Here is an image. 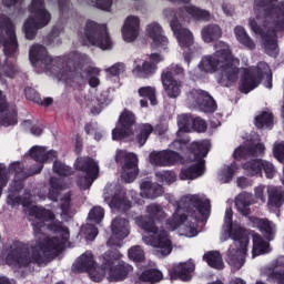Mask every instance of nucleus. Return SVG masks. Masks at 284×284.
<instances>
[{
    "label": "nucleus",
    "mask_w": 284,
    "mask_h": 284,
    "mask_svg": "<svg viewBox=\"0 0 284 284\" xmlns=\"http://www.w3.org/2000/svg\"><path fill=\"white\" fill-rule=\"evenodd\" d=\"M255 0V18L248 19L251 32L261 37L266 51L272 52L278 48L276 32L284 30V1Z\"/></svg>",
    "instance_id": "nucleus-1"
},
{
    "label": "nucleus",
    "mask_w": 284,
    "mask_h": 284,
    "mask_svg": "<svg viewBox=\"0 0 284 284\" xmlns=\"http://www.w3.org/2000/svg\"><path fill=\"white\" fill-rule=\"evenodd\" d=\"M49 230L60 233V237H49L39 247L34 246L32 252L26 246H17L7 255V261L18 267H30V265H43L52 261V252H63L65 243L70 241V230L63 226V222L55 221L49 225Z\"/></svg>",
    "instance_id": "nucleus-2"
},
{
    "label": "nucleus",
    "mask_w": 284,
    "mask_h": 284,
    "mask_svg": "<svg viewBox=\"0 0 284 284\" xmlns=\"http://www.w3.org/2000/svg\"><path fill=\"white\" fill-rule=\"evenodd\" d=\"M239 63V59H234L232 50L220 49L213 54L203 55L197 68L200 72L205 74H215L219 72L216 82L222 88H232L239 79V69L234 62Z\"/></svg>",
    "instance_id": "nucleus-3"
},
{
    "label": "nucleus",
    "mask_w": 284,
    "mask_h": 284,
    "mask_svg": "<svg viewBox=\"0 0 284 284\" xmlns=\"http://www.w3.org/2000/svg\"><path fill=\"white\" fill-rule=\"evenodd\" d=\"M68 71V83H71L72 88L81 90L88 81V77L97 74V68L88 67V55L79 52L72 53L65 63Z\"/></svg>",
    "instance_id": "nucleus-4"
},
{
    "label": "nucleus",
    "mask_w": 284,
    "mask_h": 284,
    "mask_svg": "<svg viewBox=\"0 0 284 284\" xmlns=\"http://www.w3.org/2000/svg\"><path fill=\"white\" fill-rule=\"evenodd\" d=\"M210 153V141H194L190 144L189 154L193 155L192 161L196 163L191 164L187 168H183L180 172V181H194L199 176L205 174V156Z\"/></svg>",
    "instance_id": "nucleus-5"
},
{
    "label": "nucleus",
    "mask_w": 284,
    "mask_h": 284,
    "mask_svg": "<svg viewBox=\"0 0 284 284\" xmlns=\"http://www.w3.org/2000/svg\"><path fill=\"white\" fill-rule=\"evenodd\" d=\"M29 17L23 24V32L26 39L32 41L37 37V32L42 28H45L50 21H52V16L50 11L45 9V0H31L29 6Z\"/></svg>",
    "instance_id": "nucleus-6"
},
{
    "label": "nucleus",
    "mask_w": 284,
    "mask_h": 284,
    "mask_svg": "<svg viewBox=\"0 0 284 284\" xmlns=\"http://www.w3.org/2000/svg\"><path fill=\"white\" fill-rule=\"evenodd\" d=\"M81 43L82 45H97L100 50H112V39L108 32V26L92 20L87 21Z\"/></svg>",
    "instance_id": "nucleus-7"
},
{
    "label": "nucleus",
    "mask_w": 284,
    "mask_h": 284,
    "mask_svg": "<svg viewBox=\"0 0 284 284\" xmlns=\"http://www.w3.org/2000/svg\"><path fill=\"white\" fill-rule=\"evenodd\" d=\"M121 256V252L116 248L110 250L103 254L102 270L109 272L111 281H125L130 272L134 270L132 265L123 261L120 262Z\"/></svg>",
    "instance_id": "nucleus-8"
},
{
    "label": "nucleus",
    "mask_w": 284,
    "mask_h": 284,
    "mask_svg": "<svg viewBox=\"0 0 284 284\" xmlns=\"http://www.w3.org/2000/svg\"><path fill=\"white\" fill-rule=\"evenodd\" d=\"M227 234L234 241L236 248L229 250V258L236 263L241 261L245 263L247 254V245H250V231L240 224H234L227 229Z\"/></svg>",
    "instance_id": "nucleus-9"
},
{
    "label": "nucleus",
    "mask_w": 284,
    "mask_h": 284,
    "mask_svg": "<svg viewBox=\"0 0 284 284\" xmlns=\"http://www.w3.org/2000/svg\"><path fill=\"white\" fill-rule=\"evenodd\" d=\"M185 69L179 64L171 65L162 71L161 81L164 88V92L169 99H178L181 97V89L183 88V82L176 77H184Z\"/></svg>",
    "instance_id": "nucleus-10"
},
{
    "label": "nucleus",
    "mask_w": 284,
    "mask_h": 284,
    "mask_svg": "<svg viewBox=\"0 0 284 284\" xmlns=\"http://www.w3.org/2000/svg\"><path fill=\"white\" fill-rule=\"evenodd\" d=\"M146 215H141L135 219L138 227H141L144 232L149 234H156L159 232V226H156V221L161 222L165 219V211L163 206L159 203H151L146 206Z\"/></svg>",
    "instance_id": "nucleus-11"
},
{
    "label": "nucleus",
    "mask_w": 284,
    "mask_h": 284,
    "mask_svg": "<svg viewBox=\"0 0 284 284\" xmlns=\"http://www.w3.org/2000/svg\"><path fill=\"white\" fill-rule=\"evenodd\" d=\"M75 170L84 174L79 175L77 180L80 190H90L99 176V164L92 158H82L77 161Z\"/></svg>",
    "instance_id": "nucleus-12"
},
{
    "label": "nucleus",
    "mask_w": 284,
    "mask_h": 284,
    "mask_svg": "<svg viewBox=\"0 0 284 284\" xmlns=\"http://www.w3.org/2000/svg\"><path fill=\"white\" fill-rule=\"evenodd\" d=\"M263 70H268L267 63L260 62L256 67L244 69L239 87L242 94H250L252 90H256V87L261 85V82L265 77V72Z\"/></svg>",
    "instance_id": "nucleus-13"
},
{
    "label": "nucleus",
    "mask_w": 284,
    "mask_h": 284,
    "mask_svg": "<svg viewBox=\"0 0 284 284\" xmlns=\"http://www.w3.org/2000/svg\"><path fill=\"white\" fill-rule=\"evenodd\" d=\"M135 125L136 114L128 109H124L118 119L116 126L112 130L113 141H123V139H130V136H133Z\"/></svg>",
    "instance_id": "nucleus-14"
},
{
    "label": "nucleus",
    "mask_w": 284,
    "mask_h": 284,
    "mask_svg": "<svg viewBox=\"0 0 284 284\" xmlns=\"http://www.w3.org/2000/svg\"><path fill=\"white\" fill-rule=\"evenodd\" d=\"M170 27L173 31V34H175L176 37L179 45L181 48L187 49V51L184 52V61L185 63H187V65H190V63L192 62V54H194L190 49L192 48V45H194V36L192 34V31H190L186 28H183V26L176 18L171 20Z\"/></svg>",
    "instance_id": "nucleus-15"
},
{
    "label": "nucleus",
    "mask_w": 284,
    "mask_h": 284,
    "mask_svg": "<svg viewBox=\"0 0 284 284\" xmlns=\"http://www.w3.org/2000/svg\"><path fill=\"white\" fill-rule=\"evenodd\" d=\"M189 203L195 209V210H189L187 216L191 219L190 227L191 230L196 227L199 225V222L202 219H210V212H212V204L210 203V199L202 200L199 195H190L186 197Z\"/></svg>",
    "instance_id": "nucleus-16"
},
{
    "label": "nucleus",
    "mask_w": 284,
    "mask_h": 284,
    "mask_svg": "<svg viewBox=\"0 0 284 284\" xmlns=\"http://www.w3.org/2000/svg\"><path fill=\"white\" fill-rule=\"evenodd\" d=\"M149 161L152 165L158 168H172V165H179L183 163L184 159L181 153L173 150L152 151L149 155Z\"/></svg>",
    "instance_id": "nucleus-17"
},
{
    "label": "nucleus",
    "mask_w": 284,
    "mask_h": 284,
    "mask_svg": "<svg viewBox=\"0 0 284 284\" xmlns=\"http://www.w3.org/2000/svg\"><path fill=\"white\" fill-rule=\"evenodd\" d=\"M163 61V55L160 53H151L149 60H144L142 63L135 64L132 74L136 79H152L159 70V63Z\"/></svg>",
    "instance_id": "nucleus-18"
},
{
    "label": "nucleus",
    "mask_w": 284,
    "mask_h": 284,
    "mask_svg": "<svg viewBox=\"0 0 284 284\" xmlns=\"http://www.w3.org/2000/svg\"><path fill=\"white\" fill-rule=\"evenodd\" d=\"M111 230L113 235L106 241L108 247H121L123 240L130 234V221L125 217H115Z\"/></svg>",
    "instance_id": "nucleus-19"
},
{
    "label": "nucleus",
    "mask_w": 284,
    "mask_h": 284,
    "mask_svg": "<svg viewBox=\"0 0 284 284\" xmlns=\"http://www.w3.org/2000/svg\"><path fill=\"white\" fill-rule=\"evenodd\" d=\"M189 99L206 114H214V111L219 108L216 100L205 90L192 89Z\"/></svg>",
    "instance_id": "nucleus-20"
},
{
    "label": "nucleus",
    "mask_w": 284,
    "mask_h": 284,
    "mask_svg": "<svg viewBox=\"0 0 284 284\" xmlns=\"http://www.w3.org/2000/svg\"><path fill=\"white\" fill-rule=\"evenodd\" d=\"M29 215L36 219L32 222L34 234H41V230L45 227V223H50L57 219V215H54L52 210L37 205L29 210Z\"/></svg>",
    "instance_id": "nucleus-21"
},
{
    "label": "nucleus",
    "mask_w": 284,
    "mask_h": 284,
    "mask_svg": "<svg viewBox=\"0 0 284 284\" xmlns=\"http://www.w3.org/2000/svg\"><path fill=\"white\" fill-rule=\"evenodd\" d=\"M29 60L32 65H38L41 63L44 70H52L53 59L48 54V49L42 44H34L29 51Z\"/></svg>",
    "instance_id": "nucleus-22"
},
{
    "label": "nucleus",
    "mask_w": 284,
    "mask_h": 284,
    "mask_svg": "<svg viewBox=\"0 0 284 284\" xmlns=\"http://www.w3.org/2000/svg\"><path fill=\"white\" fill-rule=\"evenodd\" d=\"M153 234L154 235L149 237L152 247H156L158 250H160L162 256H170L173 250L170 233L165 230L159 231L158 229V232Z\"/></svg>",
    "instance_id": "nucleus-23"
},
{
    "label": "nucleus",
    "mask_w": 284,
    "mask_h": 284,
    "mask_svg": "<svg viewBox=\"0 0 284 284\" xmlns=\"http://www.w3.org/2000/svg\"><path fill=\"white\" fill-rule=\"evenodd\" d=\"M196 270L193 262H182L169 270L171 281H192V273Z\"/></svg>",
    "instance_id": "nucleus-24"
},
{
    "label": "nucleus",
    "mask_w": 284,
    "mask_h": 284,
    "mask_svg": "<svg viewBox=\"0 0 284 284\" xmlns=\"http://www.w3.org/2000/svg\"><path fill=\"white\" fill-rule=\"evenodd\" d=\"M139 159L134 153H128L124 155V164L122 166V181L125 183H133L136 180L139 172L136 171V163Z\"/></svg>",
    "instance_id": "nucleus-25"
},
{
    "label": "nucleus",
    "mask_w": 284,
    "mask_h": 284,
    "mask_svg": "<svg viewBox=\"0 0 284 284\" xmlns=\"http://www.w3.org/2000/svg\"><path fill=\"white\" fill-rule=\"evenodd\" d=\"M146 34L152 39L153 48L156 50H168V37L163 36V28L159 23H151L146 28Z\"/></svg>",
    "instance_id": "nucleus-26"
},
{
    "label": "nucleus",
    "mask_w": 284,
    "mask_h": 284,
    "mask_svg": "<svg viewBox=\"0 0 284 284\" xmlns=\"http://www.w3.org/2000/svg\"><path fill=\"white\" fill-rule=\"evenodd\" d=\"M141 26V20L139 17L130 16L126 18L125 23L122 28V37L128 43L136 41L139 37V28Z\"/></svg>",
    "instance_id": "nucleus-27"
},
{
    "label": "nucleus",
    "mask_w": 284,
    "mask_h": 284,
    "mask_svg": "<svg viewBox=\"0 0 284 284\" xmlns=\"http://www.w3.org/2000/svg\"><path fill=\"white\" fill-rule=\"evenodd\" d=\"M140 190L143 196H145V199L151 200L159 199V196H163V193L165 192L161 184L150 181H142L140 184Z\"/></svg>",
    "instance_id": "nucleus-28"
},
{
    "label": "nucleus",
    "mask_w": 284,
    "mask_h": 284,
    "mask_svg": "<svg viewBox=\"0 0 284 284\" xmlns=\"http://www.w3.org/2000/svg\"><path fill=\"white\" fill-rule=\"evenodd\" d=\"M201 34L204 43H214L223 37V30L219 24H209L202 29Z\"/></svg>",
    "instance_id": "nucleus-29"
},
{
    "label": "nucleus",
    "mask_w": 284,
    "mask_h": 284,
    "mask_svg": "<svg viewBox=\"0 0 284 284\" xmlns=\"http://www.w3.org/2000/svg\"><path fill=\"white\" fill-rule=\"evenodd\" d=\"M29 154L36 163H40L38 166H33L32 174H41L43 171V163L45 156V146H32Z\"/></svg>",
    "instance_id": "nucleus-30"
},
{
    "label": "nucleus",
    "mask_w": 284,
    "mask_h": 284,
    "mask_svg": "<svg viewBox=\"0 0 284 284\" xmlns=\"http://www.w3.org/2000/svg\"><path fill=\"white\" fill-rule=\"evenodd\" d=\"M77 270L79 272H94L97 270V262L92 253H83L77 261Z\"/></svg>",
    "instance_id": "nucleus-31"
},
{
    "label": "nucleus",
    "mask_w": 284,
    "mask_h": 284,
    "mask_svg": "<svg viewBox=\"0 0 284 284\" xmlns=\"http://www.w3.org/2000/svg\"><path fill=\"white\" fill-rule=\"evenodd\" d=\"M268 205L271 207H283L284 190L281 186H272L268 189Z\"/></svg>",
    "instance_id": "nucleus-32"
},
{
    "label": "nucleus",
    "mask_w": 284,
    "mask_h": 284,
    "mask_svg": "<svg viewBox=\"0 0 284 284\" xmlns=\"http://www.w3.org/2000/svg\"><path fill=\"white\" fill-rule=\"evenodd\" d=\"M203 261L213 270H223V267H225L223 256H221V252L219 251H209L203 255Z\"/></svg>",
    "instance_id": "nucleus-33"
},
{
    "label": "nucleus",
    "mask_w": 284,
    "mask_h": 284,
    "mask_svg": "<svg viewBox=\"0 0 284 284\" xmlns=\"http://www.w3.org/2000/svg\"><path fill=\"white\" fill-rule=\"evenodd\" d=\"M234 34L239 43L244 45V48H247L248 50H254V48H256V43H254V40H252L250 34H247V31H245V28L241 26L235 27Z\"/></svg>",
    "instance_id": "nucleus-34"
},
{
    "label": "nucleus",
    "mask_w": 284,
    "mask_h": 284,
    "mask_svg": "<svg viewBox=\"0 0 284 284\" xmlns=\"http://www.w3.org/2000/svg\"><path fill=\"white\" fill-rule=\"evenodd\" d=\"M139 281L149 284L161 283L163 281V273L156 268H148L141 273Z\"/></svg>",
    "instance_id": "nucleus-35"
},
{
    "label": "nucleus",
    "mask_w": 284,
    "mask_h": 284,
    "mask_svg": "<svg viewBox=\"0 0 284 284\" xmlns=\"http://www.w3.org/2000/svg\"><path fill=\"white\" fill-rule=\"evenodd\" d=\"M154 132V126L150 123H142L138 126V134L135 136V141L139 143L140 148H143L148 140L150 139V134Z\"/></svg>",
    "instance_id": "nucleus-36"
},
{
    "label": "nucleus",
    "mask_w": 284,
    "mask_h": 284,
    "mask_svg": "<svg viewBox=\"0 0 284 284\" xmlns=\"http://www.w3.org/2000/svg\"><path fill=\"white\" fill-rule=\"evenodd\" d=\"M251 205L252 200L247 195L240 194L235 200V207L242 216H250V214H252Z\"/></svg>",
    "instance_id": "nucleus-37"
},
{
    "label": "nucleus",
    "mask_w": 284,
    "mask_h": 284,
    "mask_svg": "<svg viewBox=\"0 0 284 284\" xmlns=\"http://www.w3.org/2000/svg\"><path fill=\"white\" fill-rule=\"evenodd\" d=\"M185 221H190V225H192V217H190L187 214H179V211H176L171 219L166 221V226L169 230H179Z\"/></svg>",
    "instance_id": "nucleus-38"
},
{
    "label": "nucleus",
    "mask_w": 284,
    "mask_h": 284,
    "mask_svg": "<svg viewBox=\"0 0 284 284\" xmlns=\"http://www.w3.org/2000/svg\"><path fill=\"white\" fill-rule=\"evenodd\" d=\"M268 247L270 242L263 240V237L260 234L253 235V257L261 256V254H266Z\"/></svg>",
    "instance_id": "nucleus-39"
},
{
    "label": "nucleus",
    "mask_w": 284,
    "mask_h": 284,
    "mask_svg": "<svg viewBox=\"0 0 284 284\" xmlns=\"http://www.w3.org/2000/svg\"><path fill=\"white\" fill-rule=\"evenodd\" d=\"M246 176H261V159L250 160L242 164Z\"/></svg>",
    "instance_id": "nucleus-40"
},
{
    "label": "nucleus",
    "mask_w": 284,
    "mask_h": 284,
    "mask_svg": "<svg viewBox=\"0 0 284 284\" xmlns=\"http://www.w3.org/2000/svg\"><path fill=\"white\" fill-rule=\"evenodd\" d=\"M185 12L193 17V19H196L197 21H210V11L203 10L201 8H197L195 6H187L184 7Z\"/></svg>",
    "instance_id": "nucleus-41"
},
{
    "label": "nucleus",
    "mask_w": 284,
    "mask_h": 284,
    "mask_svg": "<svg viewBox=\"0 0 284 284\" xmlns=\"http://www.w3.org/2000/svg\"><path fill=\"white\" fill-rule=\"evenodd\" d=\"M60 210L62 219H72L74 216L75 212L72 210V196L70 194L61 199Z\"/></svg>",
    "instance_id": "nucleus-42"
},
{
    "label": "nucleus",
    "mask_w": 284,
    "mask_h": 284,
    "mask_svg": "<svg viewBox=\"0 0 284 284\" xmlns=\"http://www.w3.org/2000/svg\"><path fill=\"white\" fill-rule=\"evenodd\" d=\"M9 172L11 174H14V178L17 181H26L29 176H34L32 172L30 174L26 173V169L23 168V164L21 162H13L9 166Z\"/></svg>",
    "instance_id": "nucleus-43"
},
{
    "label": "nucleus",
    "mask_w": 284,
    "mask_h": 284,
    "mask_svg": "<svg viewBox=\"0 0 284 284\" xmlns=\"http://www.w3.org/2000/svg\"><path fill=\"white\" fill-rule=\"evenodd\" d=\"M274 125V114L263 111L260 115L255 118V126L258 130L263 128H272Z\"/></svg>",
    "instance_id": "nucleus-44"
},
{
    "label": "nucleus",
    "mask_w": 284,
    "mask_h": 284,
    "mask_svg": "<svg viewBox=\"0 0 284 284\" xmlns=\"http://www.w3.org/2000/svg\"><path fill=\"white\" fill-rule=\"evenodd\" d=\"M257 226L266 241H274V226L272 225V222L267 220H257Z\"/></svg>",
    "instance_id": "nucleus-45"
},
{
    "label": "nucleus",
    "mask_w": 284,
    "mask_h": 284,
    "mask_svg": "<svg viewBox=\"0 0 284 284\" xmlns=\"http://www.w3.org/2000/svg\"><path fill=\"white\" fill-rule=\"evenodd\" d=\"M138 94L142 99H148L150 101L151 105H156V103H159L156 101V88H154V87H141L138 90Z\"/></svg>",
    "instance_id": "nucleus-46"
},
{
    "label": "nucleus",
    "mask_w": 284,
    "mask_h": 284,
    "mask_svg": "<svg viewBox=\"0 0 284 284\" xmlns=\"http://www.w3.org/2000/svg\"><path fill=\"white\" fill-rule=\"evenodd\" d=\"M53 172L54 174H58V176H72V174H74L71 166H68L59 160L53 161Z\"/></svg>",
    "instance_id": "nucleus-47"
},
{
    "label": "nucleus",
    "mask_w": 284,
    "mask_h": 284,
    "mask_svg": "<svg viewBox=\"0 0 284 284\" xmlns=\"http://www.w3.org/2000/svg\"><path fill=\"white\" fill-rule=\"evenodd\" d=\"M128 255L134 263H143L145 261V252L139 245L129 248Z\"/></svg>",
    "instance_id": "nucleus-48"
},
{
    "label": "nucleus",
    "mask_w": 284,
    "mask_h": 284,
    "mask_svg": "<svg viewBox=\"0 0 284 284\" xmlns=\"http://www.w3.org/2000/svg\"><path fill=\"white\" fill-rule=\"evenodd\" d=\"M169 148L173 151L175 150V152H181V154H185V151L190 152V140L176 139L169 145Z\"/></svg>",
    "instance_id": "nucleus-49"
},
{
    "label": "nucleus",
    "mask_w": 284,
    "mask_h": 284,
    "mask_svg": "<svg viewBox=\"0 0 284 284\" xmlns=\"http://www.w3.org/2000/svg\"><path fill=\"white\" fill-rule=\"evenodd\" d=\"M263 172L266 179H272L276 174V168L272 162L261 159L260 176H263Z\"/></svg>",
    "instance_id": "nucleus-50"
},
{
    "label": "nucleus",
    "mask_w": 284,
    "mask_h": 284,
    "mask_svg": "<svg viewBox=\"0 0 284 284\" xmlns=\"http://www.w3.org/2000/svg\"><path fill=\"white\" fill-rule=\"evenodd\" d=\"M158 181L161 183H168V185H172L176 181V173L173 171H160L155 173Z\"/></svg>",
    "instance_id": "nucleus-51"
},
{
    "label": "nucleus",
    "mask_w": 284,
    "mask_h": 284,
    "mask_svg": "<svg viewBox=\"0 0 284 284\" xmlns=\"http://www.w3.org/2000/svg\"><path fill=\"white\" fill-rule=\"evenodd\" d=\"M239 170V165L236 162L231 163V165L226 166L223 171V181L224 183H230L234 179V174H236V171Z\"/></svg>",
    "instance_id": "nucleus-52"
},
{
    "label": "nucleus",
    "mask_w": 284,
    "mask_h": 284,
    "mask_svg": "<svg viewBox=\"0 0 284 284\" xmlns=\"http://www.w3.org/2000/svg\"><path fill=\"white\" fill-rule=\"evenodd\" d=\"M104 216L105 210L101 206H95L89 212V219L90 221H93V223H101Z\"/></svg>",
    "instance_id": "nucleus-53"
},
{
    "label": "nucleus",
    "mask_w": 284,
    "mask_h": 284,
    "mask_svg": "<svg viewBox=\"0 0 284 284\" xmlns=\"http://www.w3.org/2000/svg\"><path fill=\"white\" fill-rule=\"evenodd\" d=\"M123 205H128V200L125 199V195L115 193L111 199L110 206L114 207L115 210H121Z\"/></svg>",
    "instance_id": "nucleus-54"
},
{
    "label": "nucleus",
    "mask_w": 284,
    "mask_h": 284,
    "mask_svg": "<svg viewBox=\"0 0 284 284\" xmlns=\"http://www.w3.org/2000/svg\"><path fill=\"white\" fill-rule=\"evenodd\" d=\"M247 156H252L250 146H239L233 153V158L236 161H241V159H247Z\"/></svg>",
    "instance_id": "nucleus-55"
},
{
    "label": "nucleus",
    "mask_w": 284,
    "mask_h": 284,
    "mask_svg": "<svg viewBox=\"0 0 284 284\" xmlns=\"http://www.w3.org/2000/svg\"><path fill=\"white\" fill-rule=\"evenodd\" d=\"M2 71L4 77H9V79H14V74L19 72L14 62L9 63L8 60H6L4 64L2 65Z\"/></svg>",
    "instance_id": "nucleus-56"
},
{
    "label": "nucleus",
    "mask_w": 284,
    "mask_h": 284,
    "mask_svg": "<svg viewBox=\"0 0 284 284\" xmlns=\"http://www.w3.org/2000/svg\"><path fill=\"white\" fill-rule=\"evenodd\" d=\"M1 123H2V125H6L7 128L9 125H17V111L12 110L9 113H6L1 118Z\"/></svg>",
    "instance_id": "nucleus-57"
},
{
    "label": "nucleus",
    "mask_w": 284,
    "mask_h": 284,
    "mask_svg": "<svg viewBox=\"0 0 284 284\" xmlns=\"http://www.w3.org/2000/svg\"><path fill=\"white\" fill-rule=\"evenodd\" d=\"M24 97L28 101H32L33 103H41V95L32 89L31 87H27L24 89Z\"/></svg>",
    "instance_id": "nucleus-58"
},
{
    "label": "nucleus",
    "mask_w": 284,
    "mask_h": 284,
    "mask_svg": "<svg viewBox=\"0 0 284 284\" xmlns=\"http://www.w3.org/2000/svg\"><path fill=\"white\" fill-rule=\"evenodd\" d=\"M194 118L192 115L182 114L178 118V125L181 130H187L192 125Z\"/></svg>",
    "instance_id": "nucleus-59"
},
{
    "label": "nucleus",
    "mask_w": 284,
    "mask_h": 284,
    "mask_svg": "<svg viewBox=\"0 0 284 284\" xmlns=\"http://www.w3.org/2000/svg\"><path fill=\"white\" fill-rule=\"evenodd\" d=\"M8 169H6V165L0 164V196L3 194V187L8 185Z\"/></svg>",
    "instance_id": "nucleus-60"
},
{
    "label": "nucleus",
    "mask_w": 284,
    "mask_h": 284,
    "mask_svg": "<svg viewBox=\"0 0 284 284\" xmlns=\"http://www.w3.org/2000/svg\"><path fill=\"white\" fill-rule=\"evenodd\" d=\"M84 235L87 241H94L99 235V229L97 226L89 224L84 227Z\"/></svg>",
    "instance_id": "nucleus-61"
},
{
    "label": "nucleus",
    "mask_w": 284,
    "mask_h": 284,
    "mask_svg": "<svg viewBox=\"0 0 284 284\" xmlns=\"http://www.w3.org/2000/svg\"><path fill=\"white\" fill-rule=\"evenodd\" d=\"M106 72H109L111 77H119V74L125 72V64L122 62H118L112 67H110L109 69H106Z\"/></svg>",
    "instance_id": "nucleus-62"
},
{
    "label": "nucleus",
    "mask_w": 284,
    "mask_h": 284,
    "mask_svg": "<svg viewBox=\"0 0 284 284\" xmlns=\"http://www.w3.org/2000/svg\"><path fill=\"white\" fill-rule=\"evenodd\" d=\"M192 128L195 130V132H205L207 130V122L201 118H194Z\"/></svg>",
    "instance_id": "nucleus-63"
},
{
    "label": "nucleus",
    "mask_w": 284,
    "mask_h": 284,
    "mask_svg": "<svg viewBox=\"0 0 284 284\" xmlns=\"http://www.w3.org/2000/svg\"><path fill=\"white\" fill-rule=\"evenodd\" d=\"M268 278H271V281H274L277 284H284V270L272 272Z\"/></svg>",
    "instance_id": "nucleus-64"
}]
</instances>
